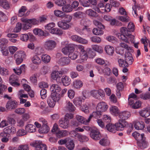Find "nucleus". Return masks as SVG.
Wrapping results in <instances>:
<instances>
[{
  "label": "nucleus",
  "instance_id": "25",
  "mask_svg": "<svg viewBox=\"0 0 150 150\" xmlns=\"http://www.w3.org/2000/svg\"><path fill=\"white\" fill-rule=\"evenodd\" d=\"M66 105L65 108L67 110L69 111L73 112L75 110V108L73 104L70 101H66Z\"/></svg>",
  "mask_w": 150,
  "mask_h": 150
},
{
  "label": "nucleus",
  "instance_id": "43",
  "mask_svg": "<svg viewBox=\"0 0 150 150\" xmlns=\"http://www.w3.org/2000/svg\"><path fill=\"white\" fill-rule=\"evenodd\" d=\"M79 55V53L77 51L71 52L69 54V57L72 60L76 59Z\"/></svg>",
  "mask_w": 150,
  "mask_h": 150
},
{
  "label": "nucleus",
  "instance_id": "18",
  "mask_svg": "<svg viewBox=\"0 0 150 150\" xmlns=\"http://www.w3.org/2000/svg\"><path fill=\"white\" fill-rule=\"evenodd\" d=\"M61 82L64 86H67L70 83L71 79L68 76L64 75L61 79Z\"/></svg>",
  "mask_w": 150,
  "mask_h": 150
},
{
  "label": "nucleus",
  "instance_id": "51",
  "mask_svg": "<svg viewBox=\"0 0 150 150\" xmlns=\"http://www.w3.org/2000/svg\"><path fill=\"white\" fill-rule=\"evenodd\" d=\"M80 3L84 7H88L90 6L89 0H79Z\"/></svg>",
  "mask_w": 150,
  "mask_h": 150
},
{
  "label": "nucleus",
  "instance_id": "30",
  "mask_svg": "<svg viewBox=\"0 0 150 150\" xmlns=\"http://www.w3.org/2000/svg\"><path fill=\"white\" fill-rule=\"evenodd\" d=\"M50 130V128L48 125L42 126L39 129V132L40 133H47Z\"/></svg>",
  "mask_w": 150,
  "mask_h": 150
},
{
  "label": "nucleus",
  "instance_id": "62",
  "mask_svg": "<svg viewBox=\"0 0 150 150\" xmlns=\"http://www.w3.org/2000/svg\"><path fill=\"white\" fill-rule=\"evenodd\" d=\"M103 72L105 75L109 76L111 74V70L110 68L105 67L103 70Z\"/></svg>",
  "mask_w": 150,
  "mask_h": 150
},
{
  "label": "nucleus",
  "instance_id": "7",
  "mask_svg": "<svg viewBox=\"0 0 150 150\" xmlns=\"http://www.w3.org/2000/svg\"><path fill=\"white\" fill-rule=\"evenodd\" d=\"M75 45L70 44L66 45L62 49V52L65 54H69L71 52L74 51Z\"/></svg>",
  "mask_w": 150,
  "mask_h": 150
},
{
  "label": "nucleus",
  "instance_id": "8",
  "mask_svg": "<svg viewBox=\"0 0 150 150\" xmlns=\"http://www.w3.org/2000/svg\"><path fill=\"white\" fill-rule=\"evenodd\" d=\"M90 135L92 139L96 141L99 140L102 137L100 132L96 129L92 130L90 133Z\"/></svg>",
  "mask_w": 150,
  "mask_h": 150
},
{
  "label": "nucleus",
  "instance_id": "48",
  "mask_svg": "<svg viewBox=\"0 0 150 150\" xmlns=\"http://www.w3.org/2000/svg\"><path fill=\"white\" fill-rule=\"evenodd\" d=\"M72 17L70 15H66L64 14L63 15L62 18L63 21L67 23L69 22L71 20Z\"/></svg>",
  "mask_w": 150,
  "mask_h": 150
},
{
  "label": "nucleus",
  "instance_id": "10",
  "mask_svg": "<svg viewBox=\"0 0 150 150\" xmlns=\"http://www.w3.org/2000/svg\"><path fill=\"white\" fill-rule=\"evenodd\" d=\"M71 38L73 41L81 44H86L88 43V41L86 40L83 38L77 35H72L71 37Z\"/></svg>",
  "mask_w": 150,
  "mask_h": 150
},
{
  "label": "nucleus",
  "instance_id": "39",
  "mask_svg": "<svg viewBox=\"0 0 150 150\" xmlns=\"http://www.w3.org/2000/svg\"><path fill=\"white\" fill-rule=\"evenodd\" d=\"M32 61L33 63L36 64H40L41 62L40 57L37 55L34 56L32 59Z\"/></svg>",
  "mask_w": 150,
  "mask_h": 150
},
{
  "label": "nucleus",
  "instance_id": "3",
  "mask_svg": "<svg viewBox=\"0 0 150 150\" xmlns=\"http://www.w3.org/2000/svg\"><path fill=\"white\" fill-rule=\"evenodd\" d=\"M120 31L122 34H118L117 35L118 38L123 41L126 43H128V38L125 36L129 35L130 34V31L125 27H122L120 28Z\"/></svg>",
  "mask_w": 150,
  "mask_h": 150
},
{
  "label": "nucleus",
  "instance_id": "37",
  "mask_svg": "<svg viewBox=\"0 0 150 150\" xmlns=\"http://www.w3.org/2000/svg\"><path fill=\"white\" fill-rule=\"evenodd\" d=\"M42 61L45 63H49L51 59L50 56L47 54H42L41 56Z\"/></svg>",
  "mask_w": 150,
  "mask_h": 150
},
{
  "label": "nucleus",
  "instance_id": "17",
  "mask_svg": "<svg viewBox=\"0 0 150 150\" xmlns=\"http://www.w3.org/2000/svg\"><path fill=\"white\" fill-rule=\"evenodd\" d=\"M139 113L142 117L146 118L150 115V112L147 108H144L139 112Z\"/></svg>",
  "mask_w": 150,
  "mask_h": 150
},
{
  "label": "nucleus",
  "instance_id": "12",
  "mask_svg": "<svg viewBox=\"0 0 150 150\" xmlns=\"http://www.w3.org/2000/svg\"><path fill=\"white\" fill-rule=\"evenodd\" d=\"M130 115V112L128 111H124L120 112L119 114V117L120 118L119 120L126 121L125 120L129 118Z\"/></svg>",
  "mask_w": 150,
  "mask_h": 150
},
{
  "label": "nucleus",
  "instance_id": "34",
  "mask_svg": "<svg viewBox=\"0 0 150 150\" xmlns=\"http://www.w3.org/2000/svg\"><path fill=\"white\" fill-rule=\"evenodd\" d=\"M83 84L82 81L79 79L76 80L73 82V85L74 87L76 88L81 87L83 86Z\"/></svg>",
  "mask_w": 150,
  "mask_h": 150
},
{
  "label": "nucleus",
  "instance_id": "44",
  "mask_svg": "<svg viewBox=\"0 0 150 150\" xmlns=\"http://www.w3.org/2000/svg\"><path fill=\"white\" fill-rule=\"evenodd\" d=\"M99 143L102 146H108L110 144L109 141L104 138L102 139L99 141Z\"/></svg>",
  "mask_w": 150,
  "mask_h": 150
},
{
  "label": "nucleus",
  "instance_id": "50",
  "mask_svg": "<svg viewBox=\"0 0 150 150\" xmlns=\"http://www.w3.org/2000/svg\"><path fill=\"white\" fill-rule=\"evenodd\" d=\"M47 102L49 105L50 107L53 108L55 105V102L51 97H49L47 99Z\"/></svg>",
  "mask_w": 150,
  "mask_h": 150
},
{
  "label": "nucleus",
  "instance_id": "5",
  "mask_svg": "<svg viewBox=\"0 0 150 150\" xmlns=\"http://www.w3.org/2000/svg\"><path fill=\"white\" fill-rule=\"evenodd\" d=\"M30 145L35 148V150H47V147L42 142H34L30 143Z\"/></svg>",
  "mask_w": 150,
  "mask_h": 150
},
{
  "label": "nucleus",
  "instance_id": "47",
  "mask_svg": "<svg viewBox=\"0 0 150 150\" xmlns=\"http://www.w3.org/2000/svg\"><path fill=\"white\" fill-rule=\"evenodd\" d=\"M62 9L63 11L66 12H70L72 10V7L70 4H67L63 6Z\"/></svg>",
  "mask_w": 150,
  "mask_h": 150
},
{
  "label": "nucleus",
  "instance_id": "38",
  "mask_svg": "<svg viewBox=\"0 0 150 150\" xmlns=\"http://www.w3.org/2000/svg\"><path fill=\"white\" fill-rule=\"evenodd\" d=\"M23 21H27L29 22L30 24L35 25H38L39 23V21L36 20L35 19L33 18L31 19H23L22 20Z\"/></svg>",
  "mask_w": 150,
  "mask_h": 150
},
{
  "label": "nucleus",
  "instance_id": "14",
  "mask_svg": "<svg viewBox=\"0 0 150 150\" xmlns=\"http://www.w3.org/2000/svg\"><path fill=\"white\" fill-rule=\"evenodd\" d=\"M17 105V103L16 101L11 100L7 102L6 106L8 109H12L15 108Z\"/></svg>",
  "mask_w": 150,
  "mask_h": 150
},
{
  "label": "nucleus",
  "instance_id": "45",
  "mask_svg": "<svg viewBox=\"0 0 150 150\" xmlns=\"http://www.w3.org/2000/svg\"><path fill=\"white\" fill-rule=\"evenodd\" d=\"M51 97L55 102L58 101L60 99V95L58 93H53L51 94Z\"/></svg>",
  "mask_w": 150,
  "mask_h": 150
},
{
  "label": "nucleus",
  "instance_id": "56",
  "mask_svg": "<svg viewBox=\"0 0 150 150\" xmlns=\"http://www.w3.org/2000/svg\"><path fill=\"white\" fill-rule=\"evenodd\" d=\"M140 97L143 100H147L150 98V93H142L140 95Z\"/></svg>",
  "mask_w": 150,
  "mask_h": 150
},
{
  "label": "nucleus",
  "instance_id": "52",
  "mask_svg": "<svg viewBox=\"0 0 150 150\" xmlns=\"http://www.w3.org/2000/svg\"><path fill=\"white\" fill-rule=\"evenodd\" d=\"M33 31L34 33L36 35H37L39 36H42L43 35V31L40 29H34L33 30Z\"/></svg>",
  "mask_w": 150,
  "mask_h": 150
},
{
  "label": "nucleus",
  "instance_id": "61",
  "mask_svg": "<svg viewBox=\"0 0 150 150\" xmlns=\"http://www.w3.org/2000/svg\"><path fill=\"white\" fill-rule=\"evenodd\" d=\"M110 3L111 6L115 7H117L120 5V3L119 2L114 0H110Z\"/></svg>",
  "mask_w": 150,
  "mask_h": 150
},
{
  "label": "nucleus",
  "instance_id": "1",
  "mask_svg": "<svg viewBox=\"0 0 150 150\" xmlns=\"http://www.w3.org/2000/svg\"><path fill=\"white\" fill-rule=\"evenodd\" d=\"M128 125L127 122L119 120L118 122L115 125L111 123L107 124L105 128L110 132L115 133L117 131L123 130Z\"/></svg>",
  "mask_w": 150,
  "mask_h": 150
},
{
  "label": "nucleus",
  "instance_id": "21",
  "mask_svg": "<svg viewBox=\"0 0 150 150\" xmlns=\"http://www.w3.org/2000/svg\"><path fill=\"white\" fill-rule=\"evenodd\" d=\"M25 57V54L23 51H19L16 52L14 55V57L15 59L24 58Z\"/></svg>",
  "mask_w": 150,
  "mask_h": 150
},
{
  "label": "nucleus",
  "instance_id": "29",
  "mask_svg": "<svg viewBox=\"0 0 150 150\" xmlns=\"http://www.w3.org/2000/svg\"><path fill=\"white\" fill-rule=\"evenodd\" d=\"M76 119L79 122L86 125L88 124L90 121H88V120H86L83 117L77 115L76 117Z\"/></svg>",
  "mask_w": 150,
  "mask_h": 150
},
{
  "label": "nucleus",
  "instance_id": "41",
  "mask_svg": "<svg viewBox=\"0 0 150 150\" xmlns=\"http://www.w3.org/2000/svg\"><path fill=\"white\" fill-rule=\"evenodd\" d=\"M0 74L4 76H6L8 75L9 72L8 70L4 67L0 68Z\"/></svg>",
  "mask_w": 150,
  "mask_h": 150
},
{
  "label": "nucleus",
  "instance_id": "49",
  "mask_svg": "<svg viewBox=\"0 0 150 150\" xmlns=\"http://www.w3.org/2000/svg\"><path fill=\"white\" fill-rule=\"evenodd\" d=\"M50 32L53 34L61 35L63 33L62 31L57 28H55L51 30Z\"/></svg>",
  "mask_w": 150,
  "mask_h": 150
},
{
  "label": "nucleus",
  "instance_id": "53",
  "mask_svg": "<svg viewBox=\"0 0 150 150\" xmlns=\"http://www.w3.org/2000/svg\"><path fill=\"white\" fill-rule=\"evenodd\" d=\"M92 42L97 43H100L101 41V38L97 36H94L91 38Z\"/></svg>",
  "mask_w": 150,
  "mask_h": 150
},
{
  "label": "nucleus",
  "instance_id": "2",
  "mask_svg": "<svg viewBox=\"0 0 150 150\" xmlns=\"http://www.w3.org/2000/svg\"><path fill=\"white\" fill-rule=\"evenodd\" d=\"M132 136L137 140V144L138 147L141 149H144L147 147L148 143L144 134H140L135 132L132 134Z\"/></svg>",
  "mask_w": 150,
  "mask_h": 150
},
{
  "label": "nucleus",
  "instance_id": "54",
  "mask_svg": "<svg viewBox=\"0 0 150 150\" xmlns=\"http://www.w3.org/2000/svg\"><path fill=\"white\" fill-rule=\"evenodd\" d=\"M118 62L119 63V65L120 67H127V64L123 59H119L118 60Z\"/></svg>",
  "mask_w": 150,
  "mask_h": 150
},
{
  "label": "nucleus",
  "instance_id": "15",
  "mask_svg": "<svg viewBox=\"0 0 150 150\" xmlns=\"http://www.w3.org/2000/svg\"><path fill=\"white\" fill-rule=\"evenodd\" d=\"M69 121L67 118H64L63 120H59V126L64 129H66L68 127Z\"/></svg>",
  "mask_w": 150,
  "mask_h": 150
},
{
  "label": "nucleus",
  "instance_id": "23",
  "mask_svg": "<svg viewBox=\"0 0 150 150\" xmlns=\"http://www.w3.org/2000/svg\"><path fill=\"white\" fill-rule=\"evenodd\" d=\"M68 132L66 130H62L57 131L56 133V137L60 138L66 136L68 134Z\"/></svg>",
  "mask_w": 150,
  "mask_h": 150
},
{
  "label": "nucleus",
  "instance_id": "27",
  "mask_svg": "<svg viewBox=\"0 0 150 150\" xmlns=\"http://www.w3.org/2000/svg\"><path fill=\"white\" fill-rule=\"evenodd\" d=\"M25 129L29 132H35L36 131V127L33 125L28 124L26 126Z\"/></svg>",
  "mask_w": 150,
  "mask_h": 150
},
{
  "label": "nucleus",
  "instance_id": "24",
  "mask_svg": "<svg viewBox=\"0 0 150 150\" xmlns=\"http://www.w3.org/2000/svg\"><path fill=\"white\" fill-rule=\"evenodd\" d=\"M85 96H83V97H77L75 98L73 100L74 104L77 106H80L82 104V99L84 100L86 98Z\"/></svg>",
  "mask_w": 150,
  "mask_h": 150
},
{
  "label": "nucleus",
  "instance_id": "63",
  "mask_svg": "<svg viewBox=\"0 0 150 150\" xmlns=\"http://www.w3.org/2000/svg\"><path fill=\"white\" fill-rule=\"evenodd\" d=\"M93 49L100 53H101L103 52L102 48L101 46H98L96 45L93 46Z\"/></svg>",
  "mask_w": 150,
  "mask_h": 150
},
{
  "label": "nucleus",
  "instance_id": "13",
  "mask_svg": "<svg viewBox=\"0 0 150 150\" xmlns=\"http://www.w3.org/2000/svg\"><path fill=\"white\" fill-rule=\"evenodd\" d=\"M125 60L127 64V66L131 64L133 61V59L131 54L129 52H127L125 54Z\"/></svg>",
  "mask_w": 150,
  "mask_h": 150
},
{
  "label": "nucleus",
  "instance_id": "40",
  "mask_svg": "<svg viewBox=\"0 0 150 150\" xmlns=\"http://www.w3.org/2000/svg\"><path fill=\"white\" fill-rule=\"evenodd\" d=\"M27 10V8L25 6H23L19 10L18 15L19 17H22L25 15V12Z\"/></svg>",
  "mask_w": 150,
  "mask_h": 150
},
{
  "label": "nucleus",
  "instance_id": "11",
  "mask_svg": "<svg viewBox=\"0 0 150 150\" xmlns=\"http://www.w3.org/2000/svg\"><path fill=\"white\" fill-rule=\"evenodd\" d=\"M108 108L107 104L104 102H100L98 103L96 107V110H98L102 112L106 110Z\"/></svg>",
  "mask_w": 150,
  "mask_h": 150
},
{
  "label": "nucleus",
  "instance_id": "6",
  "mask_svg": "<svg viewBox=\"0 0 150 150\" xmlns=\"http://www.w3.org/2000/svg\"><path fill=\"white\" fill-rule=\"evenodd\" d=\"M62 75V73L61 71H54L51 74L52 78L58 83H61V79Z\"/></svg>",
  "mask_w": 150,
  "mask_h": 150
},
{
  "label": "nucleus",
  "instance_id": "60",
  "mask_svg": "<svg viewBox=\"0 0 150 150\" xmlns=\"http://www.w3.org/2000/svg\"><path fill=\"white\" fill-rule=\"evenodd\" d=\"M25 111V109L24 108H18L16 109L15 110V112L19 115H22L24 113Z\"/></svg>",
  "mask_w": 150,
  "mask_h": 150
},
{
  "label": "nucleus",
  "instance_id": "55",
  "mask_svg": "<svg viewBox=\"0 0 150 150\" xmlns=\"http://www.w3.org/2000/svg\"><path fill=\"white\" fill-rule=\"evenodd\" d=\"M93 23L98 28H100L103 29L104 28V26L103 25H102V23L99 21L97 20H94L93 21Z\"/></svg>",
  "mask_w": 150,
  "mask_h": 150
},
{
  "label": "nucleus",
  "instance_id": "9",
  "mask_svg": "<svg viewBox=\"0 0 150 150\" xmlns=\"http://www.w3.org/2000/svg\"><path fill=\"white\" fill-rule=\"evenodd\" d=\"M4 133L3 134L4 137L7 135L9 136V134H13L16 131V128L12 125L7 127L4 129Z\"/></svg>",
  "mask_w": 150,
  "mask_h": 150
},
{
  "label": "nucleus",
  "instance_id": "58",
  "mask_svg": "<svg viewBox=\"0 0 150 150\" xmlns=\"http://www.w3.org/2000/svg\"><path fill=\"white\" fill-rule=\"evenodd\" d=\"M117 18L123 22H128L129 21V17L127 16L125 17L123 16H118Z\"/></svg>",
  "mask_w": 150,
  "mask_h": 150
},
{
  "label": "nucleus",
  "instance_id": "59",
  "mask_svg": "<svg viewBox=\"0 0 150 150\" xmlns=\"http://www.w3.org/2000/svg\"><path fill=\"white\" fill-rule=\"evenodd\" d=\"M22 25L21 23H18L16 25L15 28L14 29V31L15 33H18L20 32L21 30Z\"/></svg>",
  "mask_w": 150,
  "mask_h": 150
},
{
  "label": "nucleus",
  "instance_id": "57",
  "mask_svg": "<svg viewBox=\"0 0 150 150\" xmlns=\"http://www.w3.org/2000/svg\"><path fill=\"white\" fill-rule=\"evenodd\" d=\"M23 22H25L23 24V30H26L31 28V24H30L29 22L27 21Z\"/></svg>",
  "mask_w": 150,
  "mask_h": 150
},
{
  "label": "nucleus",
  "instance_id": "19",
  "mask_svg": "<svg viewBox=\"0 0 150 150\" xmlns=\"http://www.w3.org/2000/svg\"><path fill=\"white\" fill-rule=\"evenodd\" d=\"M13 70L15 73L18 75H20L23 72L24 73L25 72V65L23 64L19 68H14Z\"/></svg>",
  "mask_w": 150,
  "mask_h": 150
},
{
  "label": "nucleus",
  "instance_id": "28",
  "mask_svg": "<svg viewBox=\"0 0 150 150\" xmlns=\"http://www.w3.org/2000/svg\"><path fill=\"white\" fill-rule=\"evenodd\" d=\"M0 5L3 8L6 9L10 8L9 3L6 0H0Z\"/></svg>",
  "mask_w": 150,
  "mask_h": 150
},
{
  "label": "nucleus",
  "instance_id": "46",
  "mask_svg": "<svg viewBox=\"0 0 150 150\" xmlns=\"http://www.w3.org/2000/svg\"><path fill=\"white\" fill-rule=\"evenodd\" d=\"M77 137L80 142H87L88 140V139L87 137L79 134H77Z\"/></svg>",
  "mask_w": 150,
  "mask_h": 150
},
{
  "label": "nucleus",
  "instance_id": "64",
  "mask_svg": "<svg viewBox=\"0 0 150 150\" xmlns=\"http://www.w3.org/2000/svg\"><path fill=\"white\" fill-rule=\"evenodd\" d=\"M55 3L59 6H62L65 5L66 1L65 0H57Z\"/></svg>",
  "mask_w": 150,
  "mask_h": 150
},
{
  "label": "nucleus",
  "instance_id": "36",
  "mask_svg": "<svg viewBox=\"0 0 150 150\" xmlns=\"http://www.w3.org/2000/svg\"><path fill=\"white\" fill-rule=\"evenodd\" d=\"M110 25L112 26H122L121 23L115 19H112L110 22Z\"/></svg>",
  "mask_w": 150,
  "mask_h": 150
},
{
  "label": "nucleus",
  "instance_id": "35",
  "mask_svg": "<svg viewBox=\"0 0 150 150\" xmlns=\"http://www.w3.org/2000/svg\"><path fill=\"white\" fill-rule=\"evenodd\" d=\"M58 25L59 27L64 30L68 29L70 27L69 25L68 24L65 22H63L61 21L58 22Z\"/></svg>",
  "mask_w": 150,
  "mask_h": 150
},
{
  "label": "nucleus",
  "instance_id": "26",
  "mask_svg": "<svg viewBox=\"0 0 150 150\" xmlns=\"http://www.w3.org/2000/svg\"><path fill=\"white\" fill-rule=\"evenodd\" d=\"M105 50L106 53L109 55H112L114 52V48L109 45L106 46Z\"/></svg>",
  "mask_w": 150,
  "mask_h": 150
},
{
  "label": "nucleus",
  "instance_id": "20",
  "mask_svg": "<svg viewBox=\"0 0 150 150\" xmlns=\"http://www.w3.org/2000/svg\"><path fill=\"white\" fill-rule=\"evenodd\" d=\"M70 62V59L68 57H62L59 60L58 63L62 65L68 64Z\"/></svg>",
  "mask_w": 150,
  "mask_h": 150
},
{
  "label": "nucleus",
  "instance_id": "42",
  "mask_svg": "<svg viewBox=\"0 0 150 150\" xmlns=\"http://www.w3.org/2000/svg\"><path fill=\"white\" fill-rule=\"evenodd\" d=\"M100 28H94L93 30V34L96 35H101L103 34V31Z\"/></svg>",
  "mask_w": 150,
  "mask_h": 150
},
{
  "label": "nucleus",
  "instance_id": "32",
  "mask_svg": "<svg viewBox=\"0 0 150 150\" xmlns=\"http://www.w3.org/2000/svg\"><path fill=\"white\" fill-rule=\"evenodd\" d=\"M86 13L87 14L93 17H97L98 16L97 13L91 9L87 10Z\"/></svg>",
  "mask_w": 150,
  "mask_h": 150
},
{
  "label": "nucleus",
  "instance_id": "16",
  "mask_svg": "<svg viewBox=\"0 0 150 150\" xmlns=\"http://www.w3.org/2000/svg\"><path fill=\"white\" fill-rule=\"evenodd\" d=\"M102 113L101 112L98 110H96V111L93 112L89 116L88 119V121H90L92 117H93L96 119H98L100 118L102 115Z\"/></svg>",
  "mask_w": 150,
  "mask_h": 150
},
{
  "label": "nucleus",
  "instance_id": "22",
  "mask_svg": "<svg viewBox=\"0 0 150 150\" xmlns=\"http://www.w3.org/2000/svg\"><path fill=\"white\" fill-rule=\"evenodd\" d=\"M135 128L138 130L142 129L144 127V124L142 121L139 122L136 121L133 122Z\"/></svg>",
  "mask_w": 150,
  "mask_h": 150
},
{
  "label": "nucleus",
  "instance_id": "33",
  "mask_svg": "<svg viewBox=\"0 0 150 150\" xmlns=\"http://www.w3.org/2000/svg\"><path fill=\"white\" fill-rule=\"evenodd\" d=\"M67 148L69 150H73L74 148L75 144L73 140H71L69 141H68L66 144Z\"/></svg>",
  "mask_w": 150,
  "mask_h": 150
},
{
  "label": "nucleus",
  "instance_id": "4",
  "mask_svg": "<svg viewBox=\"0 0 150 150\" xmlns=\"http://www.w3.org/2000/svg\"><path fill=\"white\" fill-rule=\"evenodd\" d=\"M56 43L53 40H48L46 41L44 44L45 49L48 51H52L56 47Z\"/></svg>",
  "mask_w": 150,
  "mask_h": 150
},
{
  "label": "nucleus",
  "instance_id": "31",
  "mask_svg": "<svg viewBox=\"0 0 150 150\" xmlns=\"http://www.w3.org/2000/svg\"><path fill=\"white\" fill-rule=\"evenodd\" d=\"M110 112L113 115H116L119 112V110L118 108L116 106H111L110 108Z\"/></svg>",
  "mask_w": 150,
  "mask_h": 150
}]
</instances>
